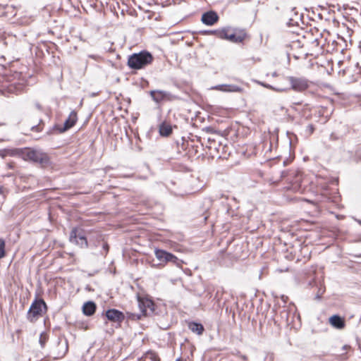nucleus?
<instances>
[{
    "label": "nucleus",
    "instance_id": "1",
    "mask_svg": "<svg viewBox=\"0 0 361 361\" xmlns=\"http://www.w3.org/2000/svg\"><path fill=\"white\" fill-rule=\"evenodd\" d=\"M152 56L148 52L135 54L128 59V66L134 69H140L152 63Z\"/></svg>",
    "mask_w": 361,
    "mask_h": 361
},
{
    "label": "nucleus",
    "instance_id": "2",
    "mask_svg": "<svg viewBox=\"0 0 361 361\" xmlns=\"http://www.w3.org/2000/svg\"><path fill=\"white\" fill-rule=\"evenodd\" d=\"M21 156L23 159L26 161H30L42 164H47L48 162L47 155L37 149L30 148L25 149L22 152Z\"/></svg>",
    "mask_w": 361,
    "mask_h": 361
},
{
    "label": "nucleus",
    "instance_id": "3",
    "mask_svg": "<svg viewBox=\"0 0 361 361\" xmlns=\"http://www.w3.org/2000/svg\"><path fill=\"white\" fill-rule=\"evenodd\" d=\"M154 255L159 262V265L162 267L165 266L169 262H171L176 266H180L181 262L174 255L164 250L156 248L154 250Z\"/></svg>",
    "mask_w": 361,
    "mask_h": 361
},
{
    "label": "nucleus",
    "instance_id": "4",
    "mask_svg": "<svg viewBox=\"0 0 361 361\" xmlns=\"http://www.w3.org/2000/svg\"><path fill=\"white\" fill-rule=\"evenodd\" d=\"M219 36L232 42H240L245 39V34L243 31L226 28L221 31Z\"/></svg>",
    "mask_w": 361,
    "mask_h": 361
},
{
    "label": "nucleus",
    "instance_id": "5",
    "mask_svg": "<svg viewBox=\"0 0 361 361\" xmlns=\"http://www.w3.org/2000/svg\"><path fill=\"white\" fill-rule=\"evenodd\" d=\"M47 306L43 300H37L33 302L28 311V318L33 321L39 316L42 315L43 312L46 310Z\"/></svg>",
    "mask_w": 361,
    "mask_h": 361
},
{
    "label": "nucleus",
    "instance_id": "6",
    "mask_svg": "<svg viewBox=\"0 0 361 361\" xmlns=\"http://www.w3.org/2000/svg\"><path fill=\"white\" fill-rule=\"evenodd\" d=\"M291 88L297 92H302L309 87V81L303 78L289 77Z\"/></svg>",
    "mask_w": 361,
    "mask_h": 361
},
{
    "label": "nucleus",
    "instance_id": "7",
    "mask_svg": "<svg viewBox=\"0 0 361 361\" xmlns=\"http://www.w3.org/2000/svg\"><path fill=\"white\" fill-rule=\"evenodd\" d=\"M138 306L144 315H148L153 313L154 305L151 300L147 298H138Z\"/></svg>",
    "mask_w": 361,
    "mask_h": 361
},
{
    "label": "nucleus",
    "instance_id": "8",
    "mask_svg": "<svg viewBox=\"0 0 361 361\" xmlns=\"http://www.w3.org/2000/svg\"><path fill=\"white\" fill-rule=\"evenodd\" d=\"M70 241L82 247H86L87 246V239L82 235L78 233L76 228L72 230L70 235Z\"/></svg>",
    "mask_w": 361,
    "mask_h": 361
},
{
    "label": "nucleus",
    "instance_id": "9",
    "mask_svg": "<svg viewBox=\"0 0 361 361\" xmlns=\"http://www.w3.org/2000/svg\"><path fill=\"white\" fill-rule=\"evenodd\" d=\"M218 16L214 11H209L204 13L202 16V21L207 25H212L218 20Z\"/></svg>",
    "mask_w": 361,
    "mask_h": 361
},
{
    "label": "nucleus",
    "instance_id": "10",
    "mask_svg": "<svg viewBox=\"0 0 361 361\" xmlns=\"http://www.w3.org/2000/svg\"><path fill=\"white\" fill-rule=\"evenodd\" d=\"M106 316L108 319L113 322H121L124 318L122 312L114 309L109 310L106 313Z\"/></svg>",
    "mask_w": 361,
    "mask_h": 361
},
{
    "label": "nucleus",
    "instance_id": "11",
    "mask_svg": "<svg viewBox=\"0 0 361 361\" xmlns=\"http://www.w3.org/2000/svg\"><path fill=\"white\" fill-rule=\"evenodd\" d=\"M329 324L338 329H342L345 326L344 319L338 315L331 317L329 318Z\"/></svg>",
    "mask_w": 361,
    "mask_h": 361
},
{
    "label": "nucleus",
    "instance_id": "12",
    "mask_svg": "<svg viewBox=\"0 0 361 361\" xmlns=\"http://www.w3.org/2000/svg\"><path fill=\"white\" fill-rule=\"evenodd\" d=\"M78 120L77 114L75 111L71 112L68 116V118L66 120L64 123V127L61 130V131H66L73 127Z\"/></svg>",
    "mask_w": 361,
    "mask_h": 361
},
{
    "label": "nucleus",
    "instance_id": "13",
    "mask_svg": "<svg viewBox=\"0 0 361 361\" xmlns=\"http://www.w3.org/2000/svg\"><path fill=\"white\" fill-rule=\"evenodd\" d=\"M212 90H216L221 92H239L240 87L234 85H219L212 87Z\"/></svg>",
    "mask_w": 361,
    "mask_h": 361
},
{
    "label": "nucleus",
    "instance_id": "14",
    "mask_svg": "<svg viewBox=\"0 0 361 361\" xmlns=\"http://www.w3.org/2000/svg\"><path fill=\"white\" fill-rule=\"evenodd\" d=\"M96 310V305L93 302H87L82 306V312L87 316L93 314Z\"/></svg>",
    "mask_w": 361,
    "mask_h": 361
},
{
    "label": "nucleus",
    "instance_id": "15",
    "mask_svg": "<svg viewBox=\"0 0 361 361\" xmlns=\"http://www.w3.org/2000/svg\"><path fill=\"white\" fill-rule=\"evenodd\" d=\"M151 96L156 102H159L163 100L167 95V94L161 90H154L150 92Z\"/></svg>",
    "mask_w": 361,
    "mask_h": 361
},
{
    "label": "nucleus",
    "instance_id": "16",
    "mask_svg": "<svg viewBox=\"0 0 361 361\" xmlns=\"http://www.w3.org/2000/svg\"><path fill=\"white\" fill-rule=\"evenodd\" d=\"M189 329L194 333L201 335L203 333L204 327L201 324L190 322L188 324Z\"/></svg>",
    "mask_w": 361,
    "mask_h": 361
},
{
    "label": "nucleus",
    "instance_id": "17",
    "mask_svg": "<svg viewBox=\"0 0 361 361\" xmlns=\"http://www.w3.org/2000/svg\"><path fill=\"white\" fill-rule=\"evenodd\" d=\"M172 128L169 124L162 123L159 127V133L163 136H168L171 133Z\"/></svg>",
    "mask_w": 361,
    "mask_h": 361
},
{
    "label": "nucleus",
    "instance_id": "18",
    "mask_svg": "<svg viewBox=\"0 0 361 361\" xmlns=\"http://www.w3.org/2000/svg\"><path fill=\"white\" fill-rule=\"evenodd\" d=\"M5 255V241L2 238H0V259L3 258Z\"/></svg>",
    "mask_w": 361,
    "mask_h": 361
},
{
    "label": "nucleus",
    "instance_id": "19",
    "mask_svg": "<svg viewBox=\"0 0 361 361\" xmlns=\"http://www.w3.org/2000/svg\"><path fill=\"white\" fill-rule=\"evenodd\" d=\"M264 87H267V88H270V89H272V90H274L277 92H284V91H286L287 89L286 88H275V87H271V85H263Z\"/></svg>",
    "mask_w": 361,
    "mask_h": 361
},
{
    "label": "nucleus",
    "instance_id": "20",
    "mask_svg": "<svg viewBox=\"0 0 361 361\" xmlns=\"http://www.w3.org/2000/svg\"><path fill=\"white\" fill-rule=\"evenodd\" d=\"M47 341L46 335L41 334L39 338V343H41V345L43 346Z\"/></svg>",
    "mask_w": 361,
    "mask_h": 361
},
{
    "label": "nucleus",
    "instance_id": "21",
    "mask_svg": "<svg viewBox=\"0 0 361 361\" xmlns=\"http://www.w3.org/2000/svg\"><path fill=\"white\" fill-rule=\"evenodd\" d=\"M3 192V188L0 186V194Z\"/></svg>",
    "mask_w": 361,
    "mask_h": 361
},
{
    "label": "nucleus",
    "instance_id": "22",
    "mask_svg": "<svg viewBox=\"0 0 361 361\" xmlns=\"http://www.w3.org/2000/svg\"><path fill=\"white\" fill-rule=\"evenodd\" d=\"M357 221L358 222V224H359L360 225H361V220H357Z\"/></svg>",
    "mask_w": 361,
    "mask_h": 361
}]
</instances>
